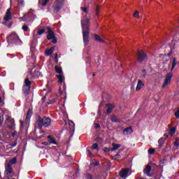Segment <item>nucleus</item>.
I'll list each match as a JSON object with an SVG mask.
<instances>
[{
  "mask_svg": "<svg viewBox=\"0 0 179 179\" xmlns=\"http://www.w3.org/2000/svg\"><path fill=\"white\" fill-rule=\"evenodd\" d=\"M82 24V31H83V43L85 45H87L89 44V19H85L81 21Z\"/></svg>",
  "mask_w": 179,
  "mask_h": 179,
  "instance_id": "nucleus-1",
  "label": "nucleus"
},
{
  "mask_svg": "<svg viewBox=\"0 0 179 179\" xmlns=\"http://www.w3.org/2000/svg\"><path fill=\"white\" fill-rule=\"evenodd\" d=\"M7 41L9 45H10V44L12 45H13V44H15V45H22V41L20 40V38H19V36L15 32H13L7 37Z\"/></svg>",
  "mask_w": 179,
  "mask_h": 179,
  "instance_id": "nucleus-2",
  "label": "nucleus"
},
{
  "mask_svg": "<svg viewBox=\"0 0 179 179\" xmlns=\"http://www.w3.org/2000/svg\"><path fill=\"white\" fill-rule=\"evenodd\" d=\"M36 124L39 128H43V127H50V125H51V119L49 117H39L36 122Z\"/></svg>",
  "mask_w": 179,
  "mask_h": 179,
  "instance_id": "nucleus-3",
  "label": "nucleus"
},
{
  "mask_svg": "<svg viewBox=\"0 0 179 179\" xmlns=\"http://www.w3.org/2000/svg\"><path fill=\"white\" fill-rule=\"evenodd\" d=\"M24 85L22 87V92L24 94H28L29 92H30V86L31 85V82L29 80V78H27L24 81Z\"/></svg>",
  "mask_w": 179,
  "mask_h": 179,
  "instance_id": "nucleus-4",
  "label": "nucleus"
},
{
  "mask_svg": "<svg viewBox=\"0 0 179 179\" xmlns=\"http://www.w3.org/2000/svg\"><path fill=\"white\" fill-rule=\"evenodd\" d=\"M64 1L65 0H56L53 5L54 10H55V12H59V10H61V8H62L64 5Z\"/></svg>",
  "mask_w": 179,
  "mask_h": 179,
  "instance_id": "nucleus-5",
  "label": "nucleus"
},
{
  "mask_svg": "<svg viewBox=\"0 0 179 179\" xmlns=\"http://www.w3.org/2000/svg\"><path fill=\"white\" fill-rule=\"evenodd\" d=\"M47 38L48 40H52V42L54 44H57V39H55V34H54V31L50 28L48 29Z\"/></svg>",
  "mask_w": 179,
  "mask_h": 179,
  "instance_id": "nucleus-6",
  "label": "nucleus"
},
{
  "mask_svg": "<svg viewBox=\"0 0 179 179\" xmlns=\"http://www.w3.org/2000/svg\"><path fill=\"white\" fill-rule=\"evenodd\" d=\"M173 78V73H169L167 74L164 80V84L162 85V88L164 89V87H167L170 83H171V78Z\"/></svg>",
  "mask_w": 179,
  "mask_h": 179,
  "instance_id": "nucleus-7",
  "label": "nucleus"
},
{
  "mask_svg": "<svg viewBox=\"0 0 179 179\" xmlns=\"http://www.w3.org/2000/svg\"><path fill=\"white\" fill-rule=\"evenodd\" d=\"M129 169L125 168L120 171V176L121 178H127V177H129Z\"/></svg>",
  "mask_w": 179,
  "mask_h": 179,
  "instance_id": "nucleus-8",
  "label": "nucleus"
},
{
  "mask_svg": "<svg viewBox=\"0 0 179 179\" xmlns=\"http://www.w3.org/2000/svg\"><path fill=\"white\" fill-rule=\"evenodd\" d=\"M13 173V169H12V166H10V164H6V174L7 177H9L10 174Z\"/></svg>",
  "mask_w": 179,
  "mask_h": 179,
  "instance_id": "nucleus-9",
  "label": "nucleus"
},
{
  "mask_svg": "<svg viewBox=\"0 0 179 179\" xmlns=\"http://www.w3.org/2000/svg\"><path fill=\"white\" fill-rule=\"evenodd\" d=\"M138 58L140 61H145V59H146L147 58L146 54H145V52L143 51L138 52Z\"/></svg>",
  "mask_w": 179,
  "mask_h": 179,
  "instance_id": "nucleus-10",
  "label": "nucleus"
},
{
  "mask_svg": "<svg viewBox=\"0 0 179 179\" xmlns=\"http://www.w3.org/2000/svg\"><path fill=\"white\" fill-rule=\"evenodd\" d=\"M12 19V14L10 13V8H8L6 11V16L4 17V20L6 22H9Z\"/></svg>",
  "mask_w": 179,
  "mask_h": 179,
  "instance_id": "nucleus-11",
  "label": "nucleus"
},
{
  "mask_svg": "<svg viewBox=\"0 0 179 179\" xmlns=\"http://www.w3.org/2000/svg\"><path fill=\"white\" fill-rule=\"evenodd\" d=\"M144 86H145V83H143V81L141 80H138L136 87V92H139V90H141V89H142V87H143Z\"/></svg>",
  "mask_w": 179,
  "mask_h": 179,
  "instance_id": "nucleus-12",
  "label": "nucleus"
},
{
  "mask_svg": "<svg viewBox=\"0 0 179 179\" xmlns=\"http://www.w3.org/2000/svg\"><path fill=\"white\" fill-rule=\"evenodd\" d=\"M32 114L33 112L31 111V109H29L25 119V124H29Z\"/></svg>",
  "mask_w": 179,
  "mask_h": 179,
  "instance_id": "nucleus-13",
  "label": "nucleus"
},
{
  "mask_svg": "<svg viewBox=\"0 0 179 179\" xmlns=\"http://www.w3.org/2000/svg\"><path fill=\"white\" fill-rule=\"evenodd\" d=\"M132 127H129L123 130L124 135H131L132 134Z\"/></svg>",
  "mask_w": 179,
  "mask_h": 179,
  "instance_id": "nucleus-14",
  "label": "nucleus"
},
{
  "mask_svg": "<svg viewBox=\"0 0 179 179\" xmlns=\"http://www.w3.org/2000/svg\"><path fill=\"white\" fill-rule=\"evenodd\" d=\"M48 141L50 145H51V143H53V145H57V142L55 141V138L52 136H48Z\"/></svg>",
  "mask_w": 179,
  "mask_h": 179,
  "instance_id": "nucleus-15",
  "label": "nucleus"
},
{
  "mask_svg": "<svg viewBox=\"0 0 179 179\" xmlns=\"http://www.w3.org/2000/svg\"><path fill=\"white\" fill-rule=\"evenodd\" d=\"M113 148L110 149V152H114V150H117L121 148L120 144H116L115 143H112Z\"/></svg>",
  "mask_w": 179,
  "mask_h": 179,
  "instance_id": "nucleus-16",
  "label": "nucleus"
},
{
  "mask_svg": "<svg viewBox=\"0 0 179 179\" xmlns=\"http://www.w3.org/2000/svg\"><path fill=\"white\" fill-rule=\"evenodd\" d=\"M152 170V167L148 165L145 169H144L143 172L145 174H146L148 177H150V171Z\"/></svg>",
  "mask_w": 179,
  "mask_h": 179,
  "instance_id": "nucleus-17",
  "label": "nucleus"
},
{
  "mask_svg": "<svg viewBox=\"0 0 179 179\" xmlns=\"http://www.w3.org/2000/svg\"><path fill=\"white\" fill-rule=\"evenodd\" d=\"M94 37L96 40V41H98L99 43H106V41L104 39H102L99 35L95 34L94 35Z\"/></svg>",
  "mask_w": 179,
  "mask_h": 179,
  "instance_id": "nucleus-18",
  "label": "nucleus"
},
{
  "mask_svg": "<svg viewBox=\"0 0 179 179\" xmlns=\"http://www.w3.org/2000/svg\"><path fill=\"white\" fill-rule=\"evenodd\" d=\"M54 50H55V48H51L50 49L45 50V55H47L48 57L49 55H52V52H54Z\"/></svg>",
  "mask_w": 179,
  "mask_h": 179,
  "instance_id": "nucleus-19",
  "label": "nucleus"
},
{
  "mask_svg": "<svg viewBox=\"0 0 179 179\" xmlns=\"http://www.w3.org/2000/svg\"><path fill=\"white\" fill-rule=\"evenodd\" d=\"M115 108V106H114V105H113V104L108 105V109L106 110V113L110 114L111 111H113V108Z\"/></svg>",
  "mask_w": 179,
  "mask_h": 179,
  "instance_id": "nucleus-20",
  "label": "nucleus"
},
{
  "mask_svg": "<svg viewBox=\"0 0 179 179\" xmlns=\"http://www.w3.org/2000/svg\"><path fill=\"white\" fill-rule=\"evenodd\" d=\"M56 76L59 79V83H62L65 80V77L62 74H60V75Z\"/></svg>",
  "mask_w": 179,
  "mask_h": 179,
  "instance_id": "nucleus-21",
  "label": "nucleus"
},
{
  "mask_svg": "<svg viewBox=\"0 0 179 179\" xmlns=\"http://www.w3.org/2000/svg\"><path fill=\"white\" fill-rule=\"evenodd\" d=\"M55 69L57 73H59L60 75L62 73V68L61 66H55Z\"/></svg>",
  "mask_w": 179,
  "mask_h": 179,
  "instance_id": "nucleus-22",
  "label": "nucleus"
},
{
  "mask_svg": "<svg viewBox=\"0 0 179 179\" xmlns=\"http://www.w3.org/2000/svg\"><path fill=\"white\" fill-rule=\"evenodd\" d=\"M164 142H166L165 138H161L159 139L158 143H159V148H162V146H163V144L164 143Z\"/></svg>",
  "mask_w": 179,
  "mask_h": 179,
  "instance_id": "nucleus-23",
  "label": "nucleus"
},
{
  "mask_svg": "<svg viewBox=\"0 0 179 179\" xmlns=\"http://www.w3.org/2000/svg\"><path fill=\"white\" fill-rule=\"evenodd\" d=\"M176 66H177V59L176 57H174L173 62H172L171 71H173L174 68H176Z\"/></svg>",
  "mask_w": 179,
  "mask_h": 179,
  "instance_id": "nucleus-24",
  "label": "nucleus"
},
{
  "mask_svg": "<svg viewBox=\"0 0 179 179\" xmlns=\"http://www.w3.org/2000/svg\"><path fill=\"white\" fill-rule=\"evenodd\" d=\"M30 14L34 15V10H33V9L29 10L28 13L25 14L24 15V17H29V15H30Z\"/></svg>",
  "mask_w": 179,
  "mask_h": 179,
  "instance_id": "nucleus-25",
  "label": "nucleus"
},
{
  "mask_svg": "<svg viewBox=\"0 0 179 179\" xmlns=\"http://www.w3.org/2000/svg\"><path fill=\"white\" fill-rule=\"evenodd\" d=\"M17 162V159H16V157H14L13 159L10 161V163H8V164H10V166H12V164H16Z\"/></svg>",
  "mask_w": 179,
  "mask_h": 179,
  "instance_id": "nucleus-26",
  "label": "nucleus"
},
{
  "mask_svg": "<svg viewBox=\"0 0 179 179\" xmlns=\"http://www.w3.org/2000/svg\"><path fill=\"white\" fill-rule=\"evenodd\" d=\"M17 3L20 6H24V0H17Z\"/></svg>",
  "mask_w": 179,
  "mask_h": 179,
  "instance_id": "nucleus-27",
  "label": "nucleus"
},
{
  "mask_svg": "<svg viewBox=\"0 0 179 179\" xmlns=\"http://www.w3.org/2000/svg\"><path fill=\"white\" fill-rule=\"evenodd\" d=\"M176 129H177L176 127H173V128L170 129L171 135H174V134H176Z\"/></svg>",
  "mask_w": 179,
  "mask_h": 179,
  "instance_id": "nucleus-28",
  "label": "nucleus"
},
{
  "mask_svg": "<svg viewBox=\"0 0 179 179\" xmlns=\"http://www.w3.org/2000/svg\"><path fill=\"white\" fill-rule=\"evenodd\" d=\"M44 31H45L44 29H38V36H41L42 34H44Z\"/></svg>",
  "mask_w": 179,
  "mask_h": 179,
  "instance_id": "nucleus-29",
  "label": "nucleus"
},
{
  "mask_svg": "<svg viewBox=\"0 0 179 179\" xmlns=\"http://www.w3.org/2000/svg\"><path fill=\"white\" fill-rule=\"evenodd\" d=\"M133 16L134 17H137V19H139V11H135L134 13L133 14Z\"/></svg>",
  "mask_w": 179,
  "mask_h": 179,
  "instance_id": "nucleus-30",
  "label": "nucleus"
},
{
  "mask_svg": "<svg viewBox=\"0 0 179 179\" xmlns=\"http://www.w3.org/2000/svg\"><path fill=\"white\" fill-rule=\"evenodd\" d=\"M99 164H100V163H99V162H96V161H92L91 162V165L92 166H99Z\"/></svg>",
  "mask_w": 179,
  "mask_h": 179,
  "instance_id": "nucleus-31",
  "label": "nucleus"
},
{
  "mask_svg": "<svg viewBox=\"0 0 179 179\" xmlns=\"http://www.w3.org/2000/svg\"><path fill=\"white\" fill-rule=\"evenodd\" d=\"M92 149L96 150H99V145L97 143H94L92 145Z\"/></svg>",
  "mask_w": 179,
  "mask_h": 179,
  "instance_id": "nucleus-32",
  "label": "nucleus"
},
{
  "mask_svg": "<svg viewBox=\"0 0 179 179\" xmlns=\"http://www.w3.org/2000/svg\"><path fill=\"white\" fill-rule=\"evenodd\" d=\"M110 121H112V122H118V120H117V118L115 117V116L110 117Z\"/></svg>",
  "mask_w": 179,
  "mask_h": 179,
  "instance_id": "nucleus-33",
  "label": "nucleus"
},
{
  "mask_svg": "<svg viewBox=\"0 0 179 179\" xmlns=\"http://www.w3.org/2000/svg\"><path fill=\"white\" fill-rule=\"evenodd\" d=\"M69 125H71V129H72L73 130L75 129V123H73L72 121H70V122H69Z\"/></svg>",
  "mask_w": 179,
  "mask_h": 179,
  "instance_id": "nucleus-34",
  "label": "nucleus"
},
{
  "mask_svg": "<svg viewBox=\"0 0 179 179\" xmlns=\"http://www.w3.org/2000/svg\"><path fill=\"white\" fill-rule=\"evenodd\" d=\"M22 30L24 31H27V30H29V27L27 25L22 26Z\"/></svg>",
  "mask_w": 179,
  "mask_h": 179,
  "instance_id": "nucleus-35",
  "label": "nucleus"
},
{
  "mask_svg": "<svg viewBox=\"0 0 179 179\" xmlns=\"http://www.w3.org/2000/svg\"><path fill=\"white\" fill-rule=\"evenodd\" d=\"M87 155L89 156V157H93V154H92L89 150H87Z\"/></svg>",
  "mask_w": 179,
  "mask_h": 179,
  "instance_id": "nucleus-36",
  "label": "nucleus"
},
{
  "mask_svg": "<svg viewBox=\"0 0 179 179\" xmlns=\"http://www.w3.org/2000/svg\"><path fill=\"white\" fill-rule=\"evenodd\" d=\"M155 149H149L148 150V153L150 155H153L155 153Z\"/></svg>",
  "mask_w": 179,
  "mask_h": 179,
  "instance_id": "nucleus-37",
  "label": "nucleus"
},
{
  "mask_svg": "<svg viewBox=\"0 0 179 179\" xmlns=\"http://www.w3.org/2000/svg\"><path fill=\"white\" fill-rule=\"evenodd\" d=\"M81 10H83V12H85V13H87V8L86 7H81Z\"/></svg>",
  "mask_w": 179,
  "mask_h": 179,
  "instance_id": "nucleus-38",
  "label": "nucleus"
},
{
  "mask_svg": "<svg viewBox=\"0 0 179 179\" xmlns=\"http://www.w3.org/2000/svg\"><path fill=\"white\" fill-rule=\"evenodd\" d=\"M48 2V0H43L42 6H45Z\"/></svg>",
  "mask_w": 179,
  "mask_h": 179,
  "instance_id": "nucleus-39",
  "label": "nucleus"
},
{
  "mask_svg": "<svg viewBox=\"0 0 179 179\" xmlns=\"http://www.w3.org/2000/svg\"><path fill=\"white\" fill-rule=\"evenodd\" d=\"M175 117H176V118H179V109H178V110L175 113Z\"/></svg>",
  "mask_w": 179,
  "mask_h": 179,
  "instance_id": "nucleus-40",
  "label": "nucleus"
},
{
  "mask_svg": "<svg viewBox=\"0 0 179 179\" xmlns=\"http://www.w3.org/2000/svg\"><path fill=\"white\" fill-rule=\"evenodd\" d=\"M175 146H177V148H178V146H179L178 138H176V141H175Z\"/></svg>",
  "mask_w": 179,
  "mask_h": 179,
  "instance_id": "nucleus-41",
  "label": "nucleus"
},
{
  "mask_svg": "<svg viewBox=\"0 0 179 179\" xmlns=\"http://www.w3.org/2000/svg\"><path fill=\"white\" fill-rule=\"evenodd\" d=\"M110 150H111V149H110V148H105L103 149V152H110Z\"/></svg>",
  "mask_w": 179,
  "mask_h": 179,
  "instance_id": "nucleus-42",
  "label": "nucleus"
},
{
  "mask_svg": "<svg viewBox=\"0 0 179 179\" xmlns=\"http://www.w3.org/2000/svg\"><path fill=\"white\" fill-rule=\"evenodd\" d=\"M94 128H95L96 129H97L98 128H100V124H97V123H95V124H94Z\"/></svg>",
  "mask_w": 179,
  "mask_h": 179,
  "instance_id": "nucleus-43",
  "label": "nucleus"
},
{
  "mask_svg": "<svg viewBox=\"0 0 179 179\" xmlns=\"http://www.w3.org/2000/svg\"><path fill=\"white\" fill-rule=\"evenodd\" d=\"M16 145H17V142H14L13 144H10L11 148H15V146H16Z\"/></svg>",
  "mask_w": 179,
  "mask_h": 179,
  "instance_id": "nucleus-44",
  "label": "nucleus"
},
{
  "mask_svg": "<svg viewBox=\"0 0 179 179\" xmlns=\"http://www.w3.org/2000/svg\"><path fill=\"white\" fill-rule=\"evenodd\" d=\"M11 123H12V127L10 128H13V127H15V120H11Z\"/></svg>",
  "mask_w": 179,
  "mask_h": 179,
  "instance_id": "nucleus-45",
  "label": "nucleus"
},
{
  "mask_svg": "<svg viewBox=\"0 0 179 179\" xmlns=\"http://www.w3.org/2000/svg\"><path fill=\"white\" fill-rule=\"evenodd\" d=\"M42 145H45V146H48V145H50V143L45 141V142L42 143Z\"/></svg>",
  "mask_w": 179,
  "mask_h": 179,
  "instance_id": "nucleus-46",
  "label": "nucleus"
},
{
  "mask_svg": "<svg viewBox=\"0 0 179 179\" xmlns=\"http://www.w3.org/2000/svg\"><path fill=\"white\" fill-rule=\"evenodd\" d=\"M115 159H117V158L120 159L121 158V155H120V154H117L116 155H115Z\"/></svg>",
  "mask_w": 179,
  "mask_h": 179,
  "instance_id": "nucleus-47",
  "label": "nucleus"
},
{
  "mask_svg": "<svg viewBox=\"0 0 179 179\" xmlns=\"http://www.w3.org/2000/svg\"><path fill=\"white\" fill-rule=\"evenodd\" d=\"M16 134H17V132H16V131H14L12 133L13 138H15V136H16Z\"/></svg>",
  "mask_w": 179,
  "mask_h": 179,
  "instance_id": "nucleus-48",
  "label": "nucleus"
},
{
  "mask_svg": "<svg viewBox=\"0 0 179 179\" xmlns=\"http://www.w3.org/2000/svg\"><path fill=\"white\" fill-rule=\"evenodd\" d=\"M20 122L21 127H23V124H24V122L20 120Z\"/></svg>",
  "mask_w": 179,
  "mask_h": 179,
  "instance_id": "nucleus-49",
  "label": "nucleus"
},
{
  "mask_svg": "<svg viewBox=\"0 0 179 179\" xmlns=\"http://www.w3.org/2000/svg\"><path fill=\"white\" fill-rule=\"evenodd\" d=\"M57 58H58V53H56L55 55V59H57Z\"/></svg>",
  "mask_w": 179,
  "mask_h": 179,
  "instance_id": "nucleus-50",
  "label": "nucleus"
},
{
  "mask_svg": "<svg viewBox=\"0 0 179 179\" xmlns=\"http://www.w3.org/2000/svg\"><path fill=\"white\" fill-rule=\"evenodd\" d=\"M99 6H96V15H99Z\"/></svg>",
  "mask_w": 179,
  "mask_h": 179,
  "instance_id": "nucleus-51",
  "label": "nucleus"
},
{
  "mask_svg": "<svg viewBox=\"0 0 179 179\" xmlns=\"http://www.w3.org/2000/svg\"><path fill=\"white\" fill-rule=\"evenodd\" d=\"M55 62H56V64H58V58L55 59Z\"/></svg>",
  "mask_w": 179,
  "mask_h": 179,
  "instance_id": "nucleus-52",
  "label": "nucleus"
},
{
  "mask_svg": "<svg viewBox=\"0 0 179 179\" xmlns=\"http://www.w3.org/2000/svg\"><path fill=\"white\" fill-rule=\"evenodd\" d=\"M146 73V71H145V70H143V76L145 77V73Z\"/></svg>",
  "mask_w": 179,
  "mask_h": 179,
  "instance_id": "nucleus-53",
  "label": "nucleus"
},
{
  "mask_svg": "<svg viewBox=\"0 0 179 179\" xmlns=\"http://www.w3.org/2000/svg\"><path fill=\"white\" fill-rule=\"evenodd\" d=\"M0 124H2V117L0 116Z\"/></svg>",
  "mask_w": 179,
  "mask_h": 179,
  "instance_id": "nucleus-54",
  "label": "nucleus"
},
{
  "mask_svg": "<svg viewBox=\"0 0 179 179\" xmlns=\"http://www.w3.org/2000/svg\"><path fill=\"white\" fill-rule=\"evenodd\" d=\"M164 136H165L166 138L169 137V136H167L166 134L164 135Z\"/></svg>",
  "mask_w": 179,
  "mask_h": 179,
  "instance_id": "nucleus-55",
  "label": "nucleus"
},
{
  "mask_svg": "<svg viewBox=\"0 0 179 179\" xmlns=\"http://www.w3.org/2000/svg\"><path fill=\"white\" fill-rule=\"evenodd\" d=\"M2 103V98H1V96H0V103Z\"/></svg>",
  "mask_w": 179,
  "mask_h": 179,
  "instance_id": "nucleus-56",
  "label": "nucleus"
},
{
  "mask_svg": "<svg viewBox=\"0 0 179 179\" xmlns=\"http://www.w3.org/2000/svg\"><path fill=\"white\" fill-rule=\"evenodd\" d=\"M59 93L60 94H62V92L61 91V90H59Z\"/></svg>",
  "mask_w": 179,
  "mask_h": 179,
  "instance_id": "nucleus-57",
  "label": "nucleus"
},
{
  "mask_svg": "<svg viewBox=\"0 0 179 179\" xmlns=\"http://www.w3.org/2000/svg\"><path fill=\"white\" fill-rule=\"evenodd\" d=\"M169 56L171 55V54H168Z\"/></svg>",
  "mask_w": 179,
  "mask_h": 179,
  "instance_id": "nucleus-58",
  "label": "nucleus"
},
{
  "mask_svg": "<svg viewBox=\"0 0 179 179\" xmlns=\"http://www.w3.org/2000/svg\"><path fill=\"white\" fill-rule=\"evenodd\" d=\"M39 2H40V0H39Z\"/></svg>",
  "mask_w": 179,
  "mask_h": 179,
  "instance_id": "nucleus-59",
  "label": "nucleus"
}]
</instances>
